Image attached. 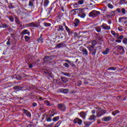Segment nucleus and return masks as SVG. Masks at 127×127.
I'll use <instances>...</instances> for the list:
<instances>
[{"label": "nucleus", "instance_id": "f257e3e1", "mask_svg": "<svg viewBox=\"0 0 127 127\" xmlns=\"http://www.w3.org/2000/svg\"><path fill=\"white\" fill-rule=\"evenodd\" d=\"M55 30L56 34H58V35H62V34L64 35V33H65V28L61 25L56 26L55 27Z\"/></svg>", "mask_w": 127, "mask_h": 127}, {"label": "nucleus", "instance_id": "f03ea898", "mask_svg": "<svg viewBox=\"0 0 127 127\" xmlns=\"http://www.w3.org/2000/svg\"><path fill=\"white\" fill-rule=\"evenodd\" d=\"M59 2L58 1H54L51 5L50 7L48 8L49 13H51V11L54 9V11H57L59 9Z\"/></svg>", "mask_w": 127, "mask_h": 127}, {"label": "nucleus", "instance_id": "7ed1b4c3", "mask_svg": "<svg viewBox=\"0 0 127 127\" xmlns=\"http://www.w3.org/2000/svg\"><path fill=\"white\" fill-rule=\"evenodd\" d=\"M76 10L78 11V16H79V17H80V18H85L86 17L85 8H78Z\"/></svg>", "mask_w": 127, "mask_h": 127}, {"label": "nucleus", "instance_id": "20e7f679", "mask_svg": "<svg viewBox=\"0 0 127 127\" xmlns=\"http://www.w3.org/2000/svg\"><path fill=\"white\" fill-rule=\"evenodd\" d=\"M100 14H101L100 11L93 10L89 13L88 16L89 17H92V18H95V17H97L99 16Z\"/></svg>", "mask_w": 127, "mask_h": 127}, {"label": "nucleus", "instance_id": "39448f33", "mask_svg": "<svg viewBox=\"0 0 127 127\" xmlns=\"http://www.w3.org/2000/svg\"><path fill=\"white\" fill-rule=\"evenodd\" d=\"M87 48L89 51L90 54H91L92 56H96L97 54V48L91 46V45H88Z\"/></svg>", "mask_w": 127, "mask_h": 127}, {"label": "nucleus", "instance_id": "423d86ee", "mask_svg": "<svg viewBox=\"0 0 127 127\" xmlns=\"http://www.w3.org/2000/svg\"><path fill=\"white\" fill-rule=\"evenodd\" d=\"M97 111H96V113L98 117H102V116H103L104 114H106L107 112L106 110L99 107H97Z\"/></svg>", "mask_w": 127, "mask_h": 127}, {"label": "nucleus", "instance_id": "0eeeda50", "mask_svg": "<svg viewBox=\"0 0 127 127\" xmlns=\"http://www.w3.org/2000/svg\"><path fill=\"white\" fill-rule=\"evenodd\" d=\"M118 55H124L125 53H126V51H125V49L122 46H119L118 47Z\"/></svg>", "mask_w": 127, "mask_h": 127}, {"label": "nucleus", "instance_id": "6e6552de", "mask_svg": "<svg viewBox=\"0 0 127 127\" xmlns=\"http://www.w3.org/2000/svg\"><path fill=\"white\" fill-rule=\"evenodd\" d=\"M127 17L126 16L124 17H119V22H120V23H122V24H127Z\"/></svg>", "mask_w": 127, "mask_h": 127}, {"label": "nucleus", "instance_id": "1a4fd4ad", "mask_svg": "<svg viewBox=\"0 0 127 127\" xmlns=\"http://www.w3.org/2000/svg\"><path fill=\"white\" fill-rule=\"evenodd\" d=\"M100 27L105 30H110V29H111V26L105 23H103L102 25L100 26Z\"/></svg>", "mask_w": 127, "mask_h": 127}, {"label": "nucleus", "instance_id": "9d476101", "mask_svg": "<svg viewBox=\"0 0 127 127\" xmlns=\"http://www.w3.org/2000/svg\"><path fill=\"white\" fill-rule=\"evenodd\" d=\"M22 112L25 116H26L28 118H31V113L25 109H23Z\"/></svg>", "mask_w": 127, "mask_h": 127}, {"label": "nucleus", "instance_id": "9b49d317", "mask_svg": "<svg viewBox=\"0 0 127 127\" xmlns=\"http://www.w3.org/2000/svg\"><path fill=\"white\" fill-rule=\"evenodd\" d=\"M27 25L28 27H39V24H35L34 22L29 23Z\"/></svg>", "mask_w": 127, "mask_h": 127}, {"label": "nucleus", "instance_id": "f8f14e48", "mask_svg": "<svg viewBox=\"0 0 127 127\" xmlns=\"http://www.w3.org/2000/svg\"><path fill=\"white\" fill-rule=\"evenodd\" d=\"M79 115L83 120H85V119H86V116H87V113L84 111H82L80 112Z\"/></svg>", "mask_w": 127, "mask_h": 127}, {"label": "nucleus", "instance_id": "ddd939ff", "mask_svg": "<svg viewBox=\"0 0 127 127\" xmlns=\"http://www.w3.org/2000/svg\"><path fill=\"white\" fill-rule=\"evenodd\" d=\"M82 121L78 118H76L74 121H73V123L74 124H78V125H82Z\"/></svg>", "mask_w": 127, "mask_h": 127}, {"label": "nucleus", "instance_id": "4468645a", "mask_svg": "<svg viewBox=\"0 0 127 127\" xmlns=\"http://www.w3.org/2000/svg\"><path fill=\"white\" fill-rule=\"evenodd\" d=\"M80 23V20L78 18H75L74 19V27H77L79 24Z\"/></svg>", "mask_w": 127, "mask_h": 127}, {"label": "nucleus", "instance_id": "2eb2a0df", "mask_svg": "<svg viewBox=\"0 0 127 127\" xmlns=\"http://www.w3.org/2000/svg\"><path fill=\"white\" fill-rule=\"evenodd\" d=\"M63 47H64V43H61L58 44L56 46V49H59V48H62Z\"/></svg>", "mask_w": 127, "mask_h": 127}, {"label": "nucleus", "instance_id": "dca6fc26", "mask_svg": "<svg viewBox=\"0 0 127 127\" xmlns=\"http://www.w3.org/2000/svg\"><path fill=\"white\" fill-rule=\"evenodd\" d=\"M111 120H112L111 116H108L107 117H104L102 119V121L104 122H110Z\"/></svg>", "mask_w": 127, "mask_h": 127}, {"label": "nucleus", "instance_id": "f3484780", "mask_svg": "<svg viewBox=\"0 0 127 127\" xmlns=\"http://www.w3.org/2000/svg\"><path fill=\"white\" fill-rule=\"evenodd\" d=\"M0 28H8V25L6 23H1L0 24Z\"/></svg>", "mask_w": 127, "mask_h": 127}, {"label": "nucleus", "instance_id": "a211bd4d", "mask_svg": "<svg viewBox=\"0 0 127 127\" xmlns=\"http://www.w3.org/2000/svg\"><path fill=\"white\" fill-rule=\"evenodd\" d=\"M77 2L79 5H82L86 3V0H77Z\"/></svg>", "mask_w": 127, "mask_h": 127}, {"label": "nucleus", "instance_id": "6ab92c4d", "mask_svg": "<svg viewBox=\"0 0 127 127\" xmlns=\"http://www.w3.org/2000/svg\"><path fill=\"white\" fill-rule=\"evenodd\" d=\"M49 0H44V7H48V5H49Z\"/></svg>", "mask_w": 127, "mask_h": 127}, {"label": "nucleus", "instance_id": "aec40b11", "mask_svg": "<svg viewBox=\"0 0 127 127\" xmlns=\"http://www.w3.org/2000/svg\"><path fill=\"white\" fill-rule=\"evenodd\" d=\"M96 119H97V117L93 114L91 116H90L88 120H89V121H95Z\"/></svg>", "mask_w": 127, "mask_h": 127}, {"label": "nucleus", "instance_id": "412c9836", "mask_svg": "<svg viewBox=\"0 0 127 127\" xmlns=\"http://www.w3.org/2000/svg\"><path fill=\"white\" fill-rule=\"evenodd\" d=\"M28 96H29V98L32 99V100H33V99H34V98H35V95H34V92L29 93H28Z\"/></svg>", "mask_w": 127, "mask_h": 127}, {"label": "nucleus", "instance_id": "4be33fe9", "mask_svg": "<svg viewBox=\"0 0 127 127\" xmlns=\"http://www.w3.org/2000/svg\"><path fill=\"white\" fill-rule=\"evenodd\" d=\"M13 89L14 90H17V91H22V89H23V87L20 86H16L13 87Z\"/></svg>", "mask_w": 127, "mask_h": 127}, {"label": "nucleus", "instance_id": "5701e85b", "mask_svg": "<svg viewBox=\"0 0 127 127\" xmlns=\"http://www.w3.org/2000/svg\"><path fill=\"white\" fill-rule=\"evenodd\" d=\"M61 79L63 83H67V82H68V79H67L65 76L61 77Z\"/></svg>", "mask_w": 127, "mask_h": 127}, {"label": "nucleus", "instance_id": "b1692460", "mask_svg": "<svg viewBox=\"0 0 127 127\" xmlns=\"http://www.w3.org/2000/svg\"><path fill=\"white\" fill-rule=\"evenodd\" d=\"M110 53V49L107 48L105 49V50L102 52V54H103V55H107V54L108 53Z\"/></svg>", "mask_w": 127, "mask_h": 127}, {"label": "nucleus", "instance_id": "393cba45", "mask_svg": "<svg viewBox=\"0 0 127 127\" xmlns=\"http://www.w3.org/2000/svg\"><path fill=\"white\" fill-rule=\"evenodd\" d=\"M82 52L83 55H85V56H87V55H88V51L87 50V49H83Z\"/></svg>", "mask_w": 127, "mask_h": 127}, {"label": "nucleus", "instance_id": "a878e982", "mask_svg": "<svg viewBox=\"0 0 127 127\" xmlns=\"http://www.w3.org/2000/svg\"><path fill=\"white\" fill-rule=\"evenodd\" d=\"M76 9L77 8L74 9L71 11L72 12L73 15H76V14H77V16H78V14L79 13V11L77 10Z\"/></svg>", "mask_w": 127, "mask_h": 127}, {"label": "nucleus", "instance_id": "bb28decb", "mask_svg": "<svg viewBox=\"0 0 127 127\" xmlns=\"http://www.w3.org/2000/svg\"><path fill=\"white\" fill-rule=\"evenodd\" d=\"M66 31H67L68 33V35L70 36L71 34H72V30L70 29L69 28H66L65 29Z\"/></svg>", "mask_w": 127, "mask_h": 127}, {"label": "nucleus", "instance_id": "cd10ccee", "mask_svg": "<svg viewBox=\"0 0 127 127\" xmlns=\"http://www.w3.org/2000/svg\"><path fill=\"white\" fill-rule=\"evenodd\" d=\"M96 45H97V41H92L91 42V45H90V46H92V47H95Z\"/></svg>", "mask_w": 127, "mask_h": 127}, {"label": "nucleus", "instance_id": "c85d7f7f", "mask_svg": "<svg viewBox=\"0 0 127 127\" xmlns=\"http://www.w3.org/2000/svg\"><path fill=\"white\" fill-rule=\"evenodd\" d=\"M44 104L47 105V107H50L52 105L50 104V102L48 100H45L44 101Z\"/></svg>", "mask_w": 127, "mask_h": 127}, {"label": "nucleus", "instance_id": "c756f323", "mask_svg": "<svg viewBox=\"0 0 127 127\" xmlns=\"http://www.w3.org/2000/svg\"><path fill=\"white\" fill-rule=\"evenodd\" d=\"M8 41L6 42V45H7V46H10V45H11V43H10V37H8Z\"/></svg>", "mask_w": 127, "mask_h": 127}, {"label": "nucleus", "instance_id": "7c9ffc66", "mask_svg": "<svg viewBox=\"0 0 127 127\" xmlns=\"http://www.w3.org/2000/svg\"><path fill=\"white\" fill-rule=\"evenodd\" d=\"M7 18H8L11 22H13L14 21V19L13 18V17L8 16H6Z\"/></svg>", "mask_w": 127, "mask_h": 127}, {"label": "nucleus", "instance_id": "2f4dec72", "mask_svg": "<svg viewBox=\"0 0 127 127\" xmlns=\"http://www.w3.org/2000/svg\"><path fill=\"white\" fill-rule=\"evenodd\" d=\"M101 13H102L103 14H106L107 12V9H106V8H103L101 9Z\"/></svg>", "mask_w": 127, "mask_h": 127}, {"label": "nucleus", "instance_id": "473e14b6", "mask_svg": "<svg viewBox=\"0 0 127 127\" xmlns=\"http://www.w3.org/2000/svg\"><path fill=\"white\" fill-rule=\"evenodd\" d=\"M101 28V26H98L95 27L96 31H97V32L99 33L102 30V29Z\"/></svg>", "mask_w": 127, "mask_h": 127}, {"label": "nucleus", "instance_id": "72a5a7b5", "mask_svg": "<svg viewBox=\"0 0 127 127\" xmlns=\"http://www.w3.org/2000/svg\"><path fill=\"white\" fill-rule=\"evenodd\" d=\"M71 4H73V6L74 7H79V6H80V5L79 4L78 1L75 2L74 3H72Z\"/></svg>", "mask_w": 127, "mask_h": 127}, {"label": "nucleus", "instance_id": "f704fd0d", "mask_svg": "<svg viewBox=\"0 0 127 127\" xmlns=\"http://www.w3.org/2000/svg\"><path fill=\"white\" fill-rule=\"evenodd\" d=\"M119 113H120V111L115 110V111L112 112V115H113V116H116V115H117V114H119Z\"/></svg>", "mask_w": 127, "mask_h": 127}, {"label": "nucleus", "instance_id": "c9c22d12", "mask_svg": "<svg viewBox=\"0 0 127 127\" xmlns=\"http://www.w3.org/2000/svg\"><path fill=\"white\" fill-rule=\"evenodd\" d=\"M61 124H62V121H59V122H58L56 124V126H55V127H60V125H61Z\"/></svg>", "mask_w": 127, "mask_h": 127}, {"label": "nucleus", "instance_id": "e433bc0d", "mask_svg": "<svg viewBox=\"0 0 127 127\" xmlns=\"http://www.w3.org/2000/svg\"><path fill=\"white\" fill-rule=\"evenodd\" d=\"M59 116L54 117L52 119L53 122H57L58 121H59Z\"/></svg>", "mask_w": 127, "mask_h": 127}, {"label": "nucleus", "instance_id": "4c0bfd02", "mask_svg": "<svg viewBox=\"0 0 127 127\" xmlns=\"http://www.w3.org/2000/svg\"><path fill=\"white\" fill-rule=\"evenodd\" d=\"M62 74L64 76H66L67 77H71V75L69 73L62 72Z\"/></svg>", "mask_w": 127, "mask_h": 127}, {"label": "nucleus", "instance_id": "58836bf2", "mask_svg": "<svg viewBox=\"0 0 127 127\" xmlns=\"http://www.w3.org/2000/svg\"><path fill=\"white\" fill-rule=\"evenodd\" d=\"M27 31L28 30L25 29L21 32L22 35H25V34H27Z\"/></svg>", "mask_w": 127, "mask_h": 127}, {"label": "nucleus", "instance_id": "ea45409f", "mask_svg": "<svg viewBox=\"0 0 127 127\" xmlns=\"http://www.w3.org/2000/svg\"><path fill=\"white\" fill-rule=\"evenodd\" d=\"M111 32L112 35H114V36H115V37H117V36H118V33H116V32H115L114 31L111 30Z\"/></svg>", "mask_w": 127, "mask_h": 127}, {"label": "nucleus", "instance_id": "a19ab883", "mask_svg": "<svg viewBox=\"0 0 127 127\" xmlns=\"http://www.w3.org/2000/svg\"><path fill=\"white\" fill-rule=\"evenodd\" d=\"M69 92V90L67 89H63V93L64 94H68V92Z\"/></svg>", "mask_w": 127, "mask_h": 127}, {"label": "nucleus", "instance_id": "79ce46f5", "mask_svg": "<svg viewBox=\"0 0 127 127\" xmlns=\"http://www.w3.org/2000/svg\"><path fill=\"white\" fill-rule=\"evenodd\" d=\"M127 1V0H120L119 3L120 4H125V3H127V2L126 3Z\"/></svg>", "mask_w": 127, "mask_h": 127}, {"label": "nucleus", "instance_id": "37998d69", "mask_svg": "<svg viewBox=\"0 0 127 127\" xmlns=\"http://www.w3.org/2000/svg\"><path fill=\"white\" fill-rule=\"evenodd\" d=\"M44 26H46V27H48L51 26V23H50L44 22Z\"/></svg>", "mask_w": 127, "mask_h": 127}, {"label": "nucleus", "instance_id": "c03bdc74", "mask_svg": "<svg viewBox=\"0 0 127 127\" xmlns=\"http://www.w3.org/2000/svg\"><path fill=\"white\" fill-rule=\"evenodd\" d=\"M58 109H60V110H62V109L63 108V104H59L58 105Z\"/></svg>", "mask_w": 127, "mask_h": 127}, {"label": "nucleus", "instance_id": "a18cd8bd", "mask_svg": "<svg viewBox=\"0 0 127 127\" xmlns=\"http://www.w3.org/2000/svg\"><path fill=\"white\" fill-rule=\"evenodd\" d=\"M25 40L26 41V42H28V41H29V39H30V37L27 36H25Z\"/></svg>", "mask_w": 127, "mask_h": 127}, {"label": "nucleus", "instance_id": "49530a36", "mask_svg": "<svg viewBox=\"0 0 127 127\" xmlns=\"http://www.w3.org/2000/svg\"><path fill=\"white\" fill-rule=\"evenodd\" d=\"M46 121H47L48 123H49L50 122H52V119H51V117H47L46 118Z\"/></svg>", "mask_w": 127, "mask_h": 127}, {"label": "nucleus", "instance_id": "de8ad7c7", "mask_svg": "<svg viewBox=\"0 0 127 127\" xmlns=\"http://www.w3.org/2000/svg\"><path fill=\"white\" fill-rule=\"evenodd\" d=\"M107 70H113V71H116L117 68L115 67H110L107 69Z\"/></svg>", "mask_w": 127, "mask_h": 127}, {"label": "nucleus", "instance_id": "09e8293b", "mask_svg": "<svg viewBox=\"0 0 127 127\" xmlns=\"http://www.w3.org/2000/svg\"><path fill=\"white\" fill-rule=\"evenodd\" d=\"M38 43H43V39L39 38L37 40Z\"/></svg>", "mask_w": 127, "mask_h": 127}, {"label": "nucleus", "instance_id": "8fccbe9b", "mask_svg": "<svg viewBox=\"0 0 127 127\" xmlns=\"http://www.w3.org/2000/svg\"><path fill=\"white\" fill-rule=\"evenodd\" d=\"M16 79H17V80H21V79H22V77L19 75H17L16 76Z\"/></svg>", "mask_w": 127, "mask_h": 127}, {"label": "nucleus", "instance_id": "3c124183", "mask_svg": "<svg viewBox=\"0 0 127 127\" xmlns=\"http://www.w3.org/2000/svg\"><path fill=\"white\" fill-rule=\"evenodd\" d=\"M63 65L64 66V67H66V68H69V67H70V65H69V64L66 63H64Z\"/></svg>", "mask_w": 127, "mask_h": 127}, {"label": "nucleus", "instance_id": "603ef678", "mask_svg": "<svg viewBox=\"0 0 127 127\" xmlns=\"http://www.w3.org/2000/svg\"><path fill=\"white\" fill-rule=\"evenodd\" d=\"M108 6L109 8H111V9L114 8V6L111 3H108Z\"/></svg>", "mask_w": 127, "mask_h": 127}, {"label": "nucleus", "instance_id": "864d4df0", "mask_svg": "<svg viewBox=\"0 0 127 127\" xmlns=\"http://www.w3.org/2000/svg\"><path fill=\"white\" fill-rule=\"evenodd\" d=\"M33 5H34V4H33V2H32L31 1V0H30L29 1V6H31V7H32V6H33Z\"/></svg>", "mask_w": 127, "mask_h": 127}, {"label": "nucleus", "instance_id": "5fc2aeb1", "mask_svg": "<svg viewBox=\"0 0 127 127\" xmlns=\"http://www.w3.org/2000/svg\"><path fill=\"white\" fill-rule=\"evenodd\" d=\"M70 66H71V67H72V68H76V65H75V64H74V63H71L69 64Z\"/></svg>", "mask_w": 127, "mask_h": 127}, {"label": "nucleus", "instance_id": "6e6d98bb", "mask_svg": "<svg viewBox=\"0 0 127 127\" xmlns=\"http://www.w3.org/2000/svg\"><path fill=\"white\" fill-rule=\"evenodd\" d=\"M116 12H118V13H121V11H122V8H117L116 9Z\"/></svg>", "mask_w": 127, "mask_h": 127}, {"label": "nucleus", "instance_id": "4d7b16f0", "mask_svg": "<svg viewBox=\"0 0 127 127\" xmlns=\"http://www.w3.org/2000/svg\"><path fill=\"white\" fill-rule=\"evenodd\" d=\"M63 26L64 27V28H65V29H66V28H68L69 27H68V26H67V25H66V23H65V22H64L63 23Z\"/></svg>", "mask_w": 127, "mask_h": 127}, {"label": "nucleus", "instance_id": "13d9d810", "mask_svg": "<svg viewBox=\"0 0 127 127\" xmlns=\"http://www.w3.org/2000/svg\"><path fill=\"white\" fill-rule=\"evenodd\" d=\"M33 108H35L37 106V103L36 102H33L32 104Z\"/></svg>", "mask_w": 127, "mask_h": 127}, {"label": "nucleus", "instance_id": "bf43d9fd", "mask_svg": "<svg viewBox=\"0 0 127 127\" xmlns=\"http://www.w3.org/2000/svg\"><path fill=\"white\" fill-rule=\"evenodd\" d=\"M111 13H112V15H116L117 14V11H112Z\"/></svg>", "mask_w": 127, "mask_h": 127}, {"label": "nucleus", "instance_id": "052dcab7", "mask_svg": "<svg viewBox=\"0 0 127 127\" xmlns=\"http://www.w3.org/2000/svg\"><path fill=\"white\" fill-rule=\"evenodd\" d=\"M123 43H124V44H126L127 45V38H125L123 40Z\"/></svg>", "mask_w": 127, "mask_h": 127}, {"label": "nucleus", "instance_id": "680f3d73", "mask_svg": "<svg viewBox=\"0 0 127 127\" xmlns=\"http://www.w3.org/2000/svg\"><path fill=\"white\" fill-rule=\"evenodd\" d=\"M15 23L19 22V20L18 19V18L15 17Z\"/></svg>", "mask_w": 127, "mask_h": 127}, {"label": "nucleus", "instance_id": "e2e57ef3", "mask_svg": "<svg viewBox=\"0 0 127 127\" xmlns=\"http://www.w3.org/2000/svg\"><path fill=\"white\" fill-rule=\"evenodd\" d=\"M22 22L20 21H19L18 23H16V24H18V25H19V26H20V27H21L22 26V24H21Z\"/></svg>", "mask_w": 127, "mask_h": 127}, {"label": "nucleus", "instance_id": "0e129e2a", "mask_svg": "<svg viewBox=\"0 0 127 127\" xmlns=\"http://www.w3.org/2000/svg\"><path fill=\"white\" fill-rule=\"evenodd\" d=\"M32 67H33V65L32 64H30L28 65V67L30 69H31V68H32Z\"/></svg>", "mask_w": 127, "mask_h": 127}, {"label": "nucleus", "instance_id": "69168bd1", "mask_svg": "<svg viewBox=\"0 0 127 127\" xmlns=\"http://www.w3.org/2000/svg\"><path fill=\"white\" fill-rule=\"evenodd\" d=\"M123 38H124V36L123 35H121V36H119L117 38V39H119V40L120 39H123Z\"/></svg>", "mask_w": 127, "mask_h": 127}, {"label": "nucleus", "instance_id": "338daca9", "mask_svg": "<svg viewBox=\"0 0 127 127\" xmlns=\"http://www.w3.org/2000/svg\"><path fill=\"white\" fill-rule=\"evenodd\" d=\"M81 85H82V83L81 82V81H78L77 82V86H78V87H79V86H81Z\"/></svg>", "mask_w": 127, "mask_h": 127}, {"label": "nucleus", "instance_id": "774afa93", "mask_svg": "<svg viewBox=\"0 0 127 127\" xmlns=\"http://www.w3.org/2000/svg\"><path fill=\"white\" fill-rule=\"evenodd\" d=\"M59 38L60 39H63V38H64V37L63 36H62V35H60L59 36Z\"/></svg>", "mask_w": 127, "mask_h": 127}]
</instances>
